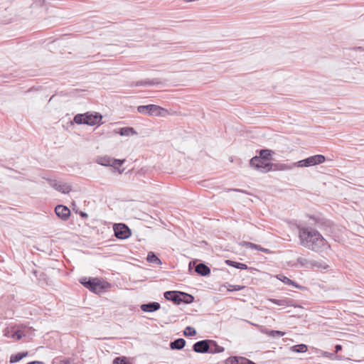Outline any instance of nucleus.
Instances as JSON below:
<instances>
[{
	"instance_id": "1",
	"label": "nucleus",
	"mask_w": 364,
	"mask_h": 364,
	"mask_svg": "<svg viewBox=\"0 0 364 364\" xmlns=\"http://www.w3.org/2000/svg\"><path fill=\"white\" fill-rule=\"evenodd\" d=\"M299 237L301 245L312 251L318 252L327 242L326 239L316 230L309 226L299 225Z\"/></svg>"
},
{
	"instance_id": "2",
	"label": "nucleus",
	"mask_w": 364,
	"mask_h": 364,
	"mask_svg": "<svg viewBox=\"0 0 364 364\" xmlns=\"http://www.w3.org/2000/svg\"><path fill=\"white\" fill-rule=\"evenodd\" d=\"M193 350L198 353L215 354L223 353L225 348L214 340L204 339L196 342L193 346Z\"/></svg>"
},
{
	"instance_id": "3",
	"label": "nucleus",
	"mask_w": 364,
	"mask_h": 364,
	"mask_svg": "<svg viewBox=\"0 0 364 364\" xmlns=\"http://www.w3.org/2000/svg\"><path fill=\"white\" fill-rule=\"evenodd\" d=\"M79 282L85 288L95 294L101 293L111 286L108 282L102 281L97 277H82Z\"/></svg>"
},
{
	"instance_id": "4",
	"label": "nucleus",
	"mask_w": 364,
	"mask_h": 364,
	"mask_svg": "<svg viewBox=\"0 0 364 364\" xmlns=\"http://www.w3.org/2000/svg\"><path fill=\"white\" fill-rule=\"evenodd\" d=\"M102 120V115L99 112H85L77 114L73 118V122L77 124H87L94 126L100 124Z\"/></svg>"
},
{
	"instance_id": "5",
	"label": "nucleus",
	"mask_w": 364,
	"mask_h": 364,
	"mask_svg": "<svg viewBox=\"0 0 364 364\" xmlns=\"http://www.w3.org/2000/svg\"><path fill=\"white\" fill-rule=\"evenodd\" d=\"M326 161V156L322 154L311 156L304 159L294 163L297 167H310L323 164Z\"/></svg>"
},
{
	"instance_id": "6",
	"label": "nucleus",
	"mask_w": 364,
	"mask_h": 364,
	"mask_svg": "<svg viewBox=\"0 0 364 364\" xmlns=\"http://www.w3.org/2000/svg\"><path fill=\"white\" fill-rule=\"evenodd\" d=\"M138 112L149 116H163L167 110L156 105H139L137 107Z\"/></svg>"
},
{
	"instance_id": "7",
	"label": "nucleus",
	"mask_w": 364,
	"mask_h": 364,
	"mask_svg": "<svg viewBox=\"0 0 364 364\" xmlns=\"http://www.w3.org/2000/svg\"><path fill=\"white\" fill-rule=\"evenodd\" d=\"M194 269L196 273L202 277H207L210 274V267L203 262L198 259L191 260L188 264V271Z\"/></svg>"
},
{
	"instance_id": "8",
	"label": "nucleus",
	"mask_w": 364,
	"mask_h": 364,
	"mask_svg": "<svg viewBox=\"0 0 364 364\" xmlns=\"http://www.w3.org/2000/svg\"><path fill=\"white\" fill-rule=\"evenodd\" d=\"M309 218L313 220L314 224L321 230L331 233L333 232V223L321 216L311 215Z\"/></svg>"
},
{
	"instance_id": "9",
	"label": "nucleus",
	"mask_w": 364,
	"mask_h": 364,
	"mask_svg": "<svg viewBox=\"0 0 364 364\" xmlns=\"http://www.w3.org/2000/svg\"><path fill=\"white\" fill-rule=\"evenodd\" d=\"M114 236L119 240H126L132 235L130 228L124 223H117L113 226Z\"/></svg>"
},
{
	"instance_id": "10",
	"label": "nucleus",
	"mask_w": 364,
	"mask_h": 364,
	"mask_svg": "<svg viewBox=\"0 0 364 364\" xmlns=\"http://www.w3.org/2000/svg\"><path fill=\"white\" fill-rule=\"evenodd\" d=\"M47 181L52 188L63 193H69L72 190L71 186L65 183H60L57 180L50 178L47 179Z\"/></svg>"
},
{
	"instance_id": "11",
	"label": "nucleus",
	"mask_w": 364,
	"mask_h": 364,
	"mask_svg": "<svg viewBox=\"0 0 364 364\" xmlns=\"http://www.w3.org/2000/svg\"><path fill=\"white\" fill-rule=\"evenodd\" d=\"M182 294L181 291H166L164 293V298L168 300L172 301L176 305L181 304V295Z\"/></svg>"
},
{
	"instance_id": "12",
	"label": "nucleus",
	"mask_w": 364,
	"mask_h": 364,
	"mask_svg": "<svg viewBox=\"0 0 364 364\" xmlns=\"http://www.w3.org/2000/svg\"><path fill=\"white\" fill-rule=\"evenodd\" d=\"M165 82L163 81L161 78H153V79H146L144 80H139L135 82L134 86H154V85H164ZM134 86V85H132Z\"/></svg>"
},
{
	"instance_id": "13",
	"label": "nucleus",
	"mask_w": 364,
	"mask_h": 364,
	"mask_svg": "<svg viewBox=\"0 0 364 364\" xmlns=\"http://www.w3.org/2000/svg\"><path fill=\"white\" fill-rule=\"evenodd\" d=\"M257 152L259 155L252 158V164L258 161L259 159H263L265 161L271 160L272 155L274 154V152L272 150L268 149H262L257 151Z\"/></svg>"
},
{
	"instance_id": "14",
	"label": "nucleus",
	"mask_w": 364,
	"mask_h": 364,
	"mask_svg": "<svg viewBox=\"0 0 364 364\" xmlns=\"http://www.w3.org/2000/svg\"><path fill=\"white\" fill-rule=\"evenodd\" d=\"M56 215L63 220H67L70 216V209L63 205H58L55 208Z\"/></svg>"
},
{
	"instance_id": "15",
	"label": "nucleus",
	"mask_w": 364,
	"mask_h": 364,
	"mask_svg": "<svg viewBox=\"0 0 364 364\" xmlns=\"http://www.w3.org/2000/svg\"><path fill=\"white\" fill-rule=\"evenodd\" d=\"M267 166H266L269 167V168H267V171H287V170H290L292 168L296 166H294V163L290 165L286 164H281V163H277V164L267 163Z\"/></svg>"
},
{
	"instance_id": "16",
	"label": "nucleus",
	"mask_w": 364,
	"mask_h": 364,
	"mask_svg": "<svg viewBox=\"0 0 364 364\" xmlns=\"http://www.w3.org/2000/svg\"><path fill=\"white\" fill-rule=\"evenodd\" d=\"M140 309L144 312L153 313L161 309V304L156 301H150L141 304Z\"/></svg>"
},
{
	"instance_id": "17",
	"label": "nucleus",
	"mask_w": 364,
	"mask_h": 364,
	"mask_svg": "<svg viewBox=\"0 0 364 364\" xmlns=\"http://www.w3.org/2000/svg\"><path fill=\"white\" fill-rule=\"evenodd\" d=\"M267 163H268L267 161H265L264 160L261 159H259L258 161L254 162V164H252V159L250 161V166L253 167L256 170H258L262 173L269 172V171H267V168H269V167L266 166H267Z\"/></svg>"
},
{
	"instance_id": "18",
	"label": "nucleus",
	"mask_w": 364,
	"mask_h": 364,
	"mask_svg": "<svg viewBox=\"0 0 364 364\" xmlns=\"http://www.w3.org/2000/svg\"><path fill=\"white\" fill-rule=\"evenodd\" d=\"M116 134L120 136H129L137 134L136 130L132 127H124L114 130Z\"/></svg>"
},
{
	"instance_id": "19",
	"label": "nucleus",
	"mask_w": 364,
	"mask_h": 364,
	"mask_svg": "<svg viewBox=\"0 0 364 364\" xmlns=\"http://www.w3.org/2000/svg\"><path fill=\"white\" fill-rule=\"evenodd\" d=\"M34 330L32 328H25L24 329H18L12 333L11 337L13 338L18 341V340L21 339L23 337H26L27 336V333H28L30 332L31 333Z\"/></svg>"
},
{
	"instance_id": "20",
	"label": "nucleus",
	"mask_w": 364,
	"mask_h": 364,
	"mask_svg": "<svg viewBox=\"0 0 364 364\" xmlns=\"http://www.w3.org/2000/svg\"><path fill=\"white\" fill-rule=\"evenodd\" d=\"M186 341L184 338H179L170 342L169 346L171 350H181L186 346Z\"/></svg>"
},
{
	"instance_id": "21",
	"label": "nucleus",
	"mask_w": 364,
	"mask_h": 364,
	"mask_svg": "<svg viewBox=\"0 0 364 364\" xmlns=\"http://www.w3.org/2000/svg\"><path fill=\"white\" fill-rule=\"evenodd\" d=\"M277 278L287 285H292L299 289H303L304 287L299 284L296 283L294 281L290 279L287 277L284 276V274H279L277 275Z\"/></svg>"
},
{
	"instance_id": "22",
	"label": "nucleus",
	"mask_w": 364,
	"mask_h": 364,
	"mask_svg": "<svg viewBox=\"0 0 364 364\" xmlns=\"http://www.w3.org/2000/svg\"><path fill=\"white\" fill-rule=\"evenodd\" d=\"M225 263L230 267H235L238 269H249L248 266L246 264L240 263V262H235V261H233L231 259H225Z\"/></svg>"
},
{
	"instance_id": "23",
	"label": "nucleus",
	"mask_w": 364,
	"mask_h": 364,
	"mask_svg": "<svg viewBox=\"0 0 364 364\" xmlns=\"http://www.w3.org/2000/svg\"><path fill=\"white\" fill-rule=\"evenodd\" d=\"M28 355V351H22V352L17 353L16 354H13L10 357L9 362L11 363H16L17 362H19L23 358L26 357Z\"/></svg>"
},
{
	"instance_id": "24",
	"label": "nucleus",
	"mask_w": 364,
	"mask_h": 364,
	"mask_svg": "<svg viewBox=\"0 0 364 364\" xmlns=\"http://www.w3.org/2000/svg\"><path fill=\"white\" fill-rule=\"evenodd\" d=\"M146 260L148 262L153 263L155 264L161 265L162 264L161 260L154 252H149L147 254Z\"/></svg>"
},
{
	"instance_id": "25",
	"label": "nucleus",
	"mask_w": 364,
	"mask_h": 364,
	"mask_svg": "<svg viewBox=\"0 0 364 364\" xmlns=\"http://www.w3.org/2000/svg\"><path fill=\"white\" fill-rule=\"evenodd\" d=\"M290 350L294 353H302L308 350V346L306 344L301 343L290 347Z\"/></svg>"
},
{
	"instance_id": "26",
	"label": "nucleus",
	"mask_w": 364,
	"mask_h": 364,
	"mask_svg": "<svg viewBox=\"0 0 364 364\" xmlns=\"http://www.w3.org/2000/svg\"><path fill=\"white\" fill-rule=\"evenodd\" d=\"M181 299L182 300L181 301V304L183 303L186 304H190L194 301V296L192 294H190L184 291H182Z\"/></svg>"
},
{
	"instance_id": "27",
	"label": "nucleus",
	"mask_w": 364,
	"mask_h": 364,
	"mask_svg": "<svg viewBox=\"0 0 364 364\" xmlns=\"http://www.w3.org/2000/svg\"><path fill=\"white\" fill-rule=\"evenodd\" d=\"M265 333L269 336H271L272 338H280V337L283 336L285 334L284 332L281 331L269 330V329H266Z\"/></svg>"
},
{
	"instance_id": "28",
	"label": "nucleus",
	"mask_w": 364,
	"mask_h": 364,
	"mask_svg": "<svg viewBox=\"0 0 364 364\" xmlns=\"http://www.w3.org/2000/svg\"><path fill=\"white\" fill-rule=\"evenodd\" d=\"M241 359H242V356H230L225 360V364H240Z\"/></svg>"
},
{
	"instance_id": "29",
	"label": "nucleus",
	"mask_w": 364,
	"mask_h": 364,
	"mask_svg": "<svg viewBox=\"0 0 364 364\" xmlns=\"http://www.w3.org/2000/svg\"><path fill=\"white\" fill-rule=\"evenodd\" d=\"M112 159L107 156L100 157L97 159V163L102 166H111Z\"/></svg>"
},
{
	"instance_id": "30",
	"label": "nucleus",
	"mask_w": 364,
	"mask_h": 364,
	"mask_svg": "<svg viewBox=\"0 0 364 364\" xmlns=\"http://www.w3.org/2000/svg\"><path fill=\"white\" fill-rule=\"evenodd\" d=\"M296 263L300 265V267L304 268H310L311 260H308L304 257H298L296 259Z\"/></svg>"
},
{
	"instance_id": "31",
	"label": "nucleus",
	"mask_w": 364,
	"mask_h": 364,
	"mask_svg": "<svg viewBox=\"0 0 364 364\" xmlns=\"http://www.w3.org/2000/svg\"><path fill=\"white\" fill-rule=\"evenodd\" d=\"M197 334V331L195 329V328L192 327V326H186V328L184 329L183 331V335L186 336V337H191V336H194Z\"/></svg>"
},
{
	"instance_id": "32",
	"label": "nucleus",
	"mask_w": 364,
	"mask_h": 364,
	"mask_svg": "<svg viewBox=\"0 0 364 364\" xmlns=\"http://www.w3.org/2000/svg\"><path fill=\"white\" fill-rule=\"evenodd\" d=\"M224 287H228V291H240L245 288V286H241V285H232L228 282H226L224 284Z\"/></svg>"
},
{
	"instance_id": "33",
	"label": "nucleus",
	"mask_w": 364,
	"mask_h": 364,
	"mask_svg": "<svg viewBox=\"0 0 364 364\" xmlns=\"http://www.w3.org/2000/svg\"><path fill=\"white\" fill-rule=\"evenodd\" d=\"M112 364H131V363L127 357L119 356L113 360Z\"/></svg>"
},
{
	"instance_id": "34",
	"label": "nucleus",
	"mask_w": 364,
	"mask_h": 364,
	"mask_svg": "<svg viewBox=\"0 0 364 364\" xmlns=\"http://www.w3.org/2000/svg\"><path fill=\"white\" fill-rule=\"evenodd\" d=\"M278 306H296L294 304V300L291 299H279Z\"/></svg>"
},
{
	"instance_id": "35",
	"label": "nucleus",
	"mask_w": 364,
	"mask_h": 364,
	"mask_svg": "<svg viewBox=\"0 0 364 364\" xmlns=\"http://www.w3.org/2000/svg\"><path fill=\"white\" fill-rule=\"evenodd\" d=\"M243 243H244L243 245L247 248L257 250L258 251H260V250L262 248V246L255 244V243H252V242H244Z\"/></svg>"
},
{
	"instance_id": "36",
	"label": "nucleus",
	"mask_w": 364,
	"mask_h": 364,
	"mask_svg": "<svg viewBox=\"0 0 364 364\" xmlns=\"http://www.w3.org/2000/svg\"><path fill=\"white\" fill-rule=\"evenodd\" d=\"M313 267L326 269L328 267V266L320 262L315 261V260H311L310 268H313Z\"/></svg>"
},
{
	"instance_id": "37",
	"label": "nucleus",
	"mask_w": 364,
	"mask_h": 364,
	"mask_svg": "<svg viewBox=\"0 0 364 364\" xmlns=\"http://www.w3.org/2000/svg\"><path fill=\"white\" fill-rule=\"evenodd\" d=\"M124 162V159H112L111 166H112L114 168H117L119 166H122Z\"/></svg>"
},
{
	"instance_id": "38",
	"label": "nucleus",
	"mask_w": 364,
	"mask_h": 364,
	"mask_svg": "<svg viewBox=\"0 0 364 364\" xmlns=\"http://www.w3.org/2000/svg\"><path fill=\"white\" fill-rule=\"evenodd\" d=\"M241 363L240 364H257L255 363V362L252 361L251 360L245 358V357H242V359H241Z\"/></svg>"
},
{
	"instance_id": "39",
	"label": "nucleus",
	"mask_w": 364,
	"mask_h": 364,
	"mask_svg": "<svg viewBox=\"0 0 364 364\" xmlns=\"http://www.w3.org/2000/svg\"><path fill=\"white\" fill-rule=\"evenodd\" d=\"M322 355L325 358H332L334 355V353H328V352H326V351H323L322 353Z\"/></svg>"
},
{
	"instance_id": "40",
	"label": "nucleus",
	"mask_w": 364,
	"mask_h": 364,
	"mask_svg": "<svg viewBox=\"0 0 364 364\" xmlns=\"http://www.w3.org/2000/svg\"><path fill=\"white\" fill-rule=\"evenodd\" d=\"M342 348H343V347H342V346H341V345H340V344H336V345L335 346V351H334V353H334V354H335V353H338L339 351H341V350H342Z\"/></svg>"
},
{
	"instance_id": "41",
	"label": "nucleus",
	"mask_w": 364,
	"mask_h": 364,
	"mask_svg": "<svg viewBox=\"0 0 364 364\" xmlns=\"http://www.w3.org/2000/svg\"><path fill=\"white\" fill-rule=\"evenodd\" d=\"M79 215L83 219H87L88 218L87 213L83 211H80Z\"/></svg>"
},
{
	"instance_id": "42",
	"label": "nucleus",
	"mask_w": 364,
	"mask_h": 364,
	"mask_svg": "<svg viewBox=\"0 0 364 364\" xmlns=\"http://www.w3.org/2000/svg\"><path fill=\"white\" fill-rule=\"evenodd\" d=\"M60 364H71V359L68 358L60 360Z\"/></svg>"
},
{
	"instance_id": "43",
	"label": "nucleus",
	"mask_w": 364,
	"mask_h": 364,
	"mask_svg": "<svg viewBox=\"0 0 364 364\" xmlns=\"http://www.w3.org/2000/svg\"><path fill=\"white\" fill-rule=\"evenodd\" d=\"M268 301L274 304L278 305L279 299L271 298L269 299Z\"/></svg>"
},
{
	"instance_id": "44",
	"label": "nucleus",
	"mask_w": 364,
	"mask_h": 364,
	"mask_svg": "<svg viewBox=\"0 0 364 364\" xmlns=\"http://www.w3.org/2000/svg\"><path fill=\"white\" fill-rule=\"evenodd\" d=\"M351 49L353 50L364 51V47H362V46L353 47Z\"/></svg>"
},
{
	"instance_id": "45",
	"label": "nucleus",
	"mask_w": 364,
	"mask_h": 364,
	"mask_svg": "<svg viewBox=\"0 0 364 364\" xmlns=\"http://www.w3.org/2000/svg\"><path fill=\"white\" fill-rule=\"evenodd\" d=\"M260 252H264V253H267V254L272 252L270 250L264 248V247H262V248L260 250Z\"/></svg>"
},
{
	"instance_id": "46",
	"label": "nucleus",
	"mask_w": 364,
	"mask_h": 364,
	"mask_svg": "<svg viewBox=\"0 0 364 364\" xmlns=\"http://www.w3.org/2000/svg\"><path fill=\"white\" fill-rule=\"evenodd\" d=\"M33 273L35 275H36V274H37V271H36V270H33Z\"/></svg>"
},
{
	"instance_id": "47",
	"label": "nucleus",
	"mask_w": 364,
	"mask_h": 364,
	"mask_svg": "<svg viewBox=\"0 0 364 364\" xmlns=\"http://www.w3.org/2000/svg\"><path fill=\"white\" fill-rule=\"evenodd\" d=\"M235 191H240L238 189H234Z\"/></svg>"
}]
</instances>
